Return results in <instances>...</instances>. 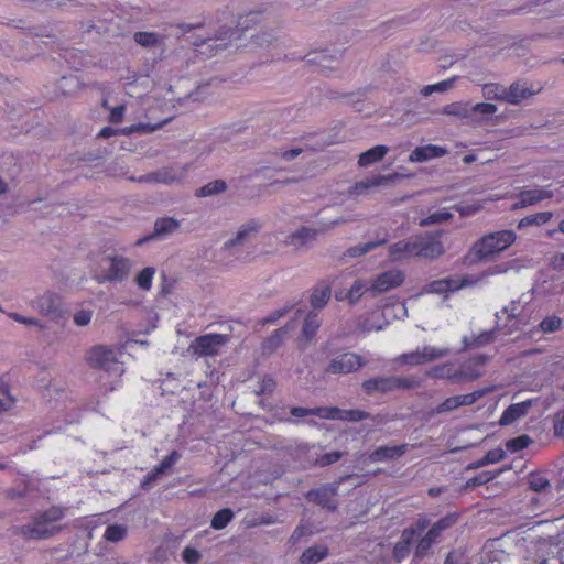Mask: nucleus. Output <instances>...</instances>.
<instances>
[{"label":"nucleus","instance_id":"obj_1","mask_svg":"<svg viewBox=\"0 0 564 564\" xmlns=\"http://www.w3.org/2000/svg\"><path fill=\"white\" fill-rule=\"evenodd\" d=\"M516 239L517 235L513 230L488 232L474 242L468 258L471 259V263L491 261L511 247Z\"/></svg>","mask_w":564,"mask_h":564},{"label":"nucleus","instance_id":"obj_2","mask_svg":"<svg viewBox=\"0 0 564 564\" xmlns=\"http://www.w3.org/2000/svg\"><path fill=\"white\" fill-rule=\"evenodd\" d=\"M140 105L143 116L148 121L124 127L120 130L122 134L152 133L170 122L173 118L172 115L163 116L165 113L166 104L154 97L148 96L142 98Z\"/></svg>","mask_w":564,"mask_h":564},{"label":"nucleus","instance_id":"obj_3","mask_svg":"<svg viewBox=\"0 0 564 564\" xmlns=\"http://www.w3.org/2000/svg\"><path fill=\"white\" fill-rule=\"evenodd\" d=\"M120 351L104 345L95 346L87 352L90 367L101 370L111 380L109 389L113 390L124 372L123 364L119 360Z\"/></svg>","mask_w":564,"mask_h":564},{"label":"nucleus","instance_id":"obj_4","mask_svg":"<svg viewBox=\"0 0 564 564\" xmlns=\"http://www.w3.org/2000/svg\"><path fill=\"white\" fill-rule=\"evenodd\" d=\"M132 269V259L110 253L99 260L94 278L98 283H122L129 279Z\"/></svg>","mask_w":564,"mask_h":564},{"label":"nucleus","instance_id":"obj_5","mask_svg":"<svg viewBox=\"0 0 564 564\" xmlns=\"http://www.w3.org/2000/svg\"><path fill=\"white\" fill-rule=\"evenodd\" d=\"M63 516L64 512L61 508L53 507L35 517L32 523L22 527L21 532L28 539L41 540L51 538L59 531L55 523Z\"/></svg>","mask_w":564,"mask_h":564},{"label":"nucleus","instance_id":"obj_6","mask_svg":"<svg viewBox=\"0 0 564 564\" xmlns=\"http://www.w3.org/2000/svg\"><path fill=\"white\" fill-rule=\"evenodd\" d=\"M234 24L235 21L231 17H226L223 21H210L200 44H207L212 47H226L234 39L240 36V31L234 28ZM194 44L199 45L197 42Z\"/></svg>","mask_w":564,"mask_h":564},{"label":"nucleus","instance_id":"obj_7","mask_svg":"<svg viewBox=\"0 0 564 564\" xmlns=\"http://www.w3.org/2000/svg\"><path fill=\"white\" fill-rule=\"evenodd\" d=\"M529 311L527 303L519 299L511 301L501 311L497 312L496 318L498 324L502 323V326L511 333L528 323L530 317Z\"/></svg>","mask_w":564,"mask_h":564},{"label":"nucleus","instance_id":"obj_8","mask_svg":"<svg viewBox=\"0 0 564 564\" xmlns=\"http://www.w3.org/2000/svg\"><path fill=\"white\" fill-rule=\"evenodd\" d=\"M291 414L296 417H303L306 415H316L323 419L330 420H345L351 422H358L368 416L367 413L359 410H340L338 408H302L295 406L291 409Z\"/></svg>","mask_w":564,"mask_h":564},{"label":"nucleus","instance_id":"obj_9","mask_svg":"<svg viewBox=\"0 0 564 564\" xmlns=\"http://www.w3.org/2000/svg\"><path fill=\"white\" fill-rule=\"evenodd\" d=\"M229 337L224 334H206L195 338L188 346L187 351L194 357L216 356L228 343Z\"/></svg>","mask_w":564,"mask_h":564},{"label":"nucleus","instance_id":"obj_10","mask_svg":"<svg viewBox=\"0 0 564 564\" xmlns=\"http://www.w3.org/2000/svg\"><path fill=\"white\" fill-rule=\"evenodd\" d=\"M188 171L189 166L187 164H173L141 176L139 182L162 183L170 185L184 181L188 175Z\"/></svg>","mask_w":564,"mask_h":564},{"label":"nucleus","instance_id":"obj_11","mask_svg":"<svg viewBox=\"0 0 564 564\" xmlns=\"http://www.w3.org/2000/svg\"><path fill=\"white\" fill-rule=\"evenodd\" d=\"M366 362L362 356L347 351L330 359L325 371L333 375H348L364 367Z\"/></svg>","mask_w":564,"mask_h":564},{"label":"nucleus","instance_id":"obj_12","mask_svg":"<svg viewBox=\"0 0 564 564\" xmlns=\"http://www.w3.org/2000/svg\"><path fill=\"white\" fill-rule=\"evenodd\" d=\"M415 386L413 380L401 377H380L365 380L362 388L368 394L375 391L388 392L397 389H411Z\"/></svg>","mask_w":564,"mask_h":564},{"label":"nucleus","instance_id":"obj_13","mask_svg":"<svg viewBox=\"0 0 564 564\" xmlns=\"http://www.w3.org/2000/svg\"><path fill=\"white\" fill-rule=\"evenodd\" d=\"M457 521L455 514H448L437 522H435L427 533L419 541L415 554L416 556H424L430 547L437 541L442 532L451 528Z\"/></svg>","mask_w":564,"mask_h":564},{"label":"nucleus","instance_id":"obj_14","mask_svg":"<svg viewBox=\"0 0 564 564\" xmlns=\"http://www.w3.org/2000/svg\"><path fill=\"white\" fill-rule=\"evenodd\" d=\"M404 272L399 269H392L378 274L369 284V292L372 295L389 292L400 286L404 282Z\"/></svg>","mask_w":564,"mask_h":564},{"label":"nucleus","instance_id":"obj_15","mask_svg":"<svg viewBox=\"0 0 564 564\" xmlns=\"http://www.w3.org/2000/svg\"><path fill=\"white\" fill-rule=\"evenodd\" d=\"M427 376L436 379H452L455 381L474 380L481 376L480 371H469L465 365L462 371L455 370L454 364L446 362L432 367L427 371Z\"/></svg>","mask_w":564,"mask_h":564},{"label":"nucleus","instance_id":"obj_16","mask_svg":"<svg viewBox=\"0 0 564 564\" xmlns=\"http://www.w3.org/2000/svg\"><path fill=\"white\" fill-rule=\"evenodd\" d=\"M34 308L44 316L56 319L63 313V302L59 295L47 292L39 296L34 303Z\"/></svg>","mask_w":564,"mask_h":564},{"label":"nucleus","instance_id":"obj_17","mask_svg":"<svg viewBox=\"0 0 564 564\" xmlns=\"http://www.w3.org/2000/svg\"><path fill=\"white\" fill-rule=\"evenodd\" d=\"M416 257L434 259L444 253V247L437 236L415 237Z\"/></svg>","mask_w":564,"mask_h":564},{"label":"nucleus","instance_id":"obj_18","mask_svg":"<svg viewBox=\"0 0 564 564\" xmlns=\"http://www.w3.org/2000/svg\"><path fill=\"white\" fill-rule=\"evenodd\" d=\"M534 403L535 400L533 399H529L518 403H512L502 412L499 419V424L501 426L514 424L516 422L520 421L521 419L528 415Z\"/></svg>","mask_w":564,"mask_h":564},{"label":"nucleus","instance_id":"obj_19","mask_svg":"<svg viewBox=\"0 0 564 564\" xmlns=\"http://www.w3.org/2000/svg\"><path fill=\"white\" fill-rule=\"evenodd\" d=\"M553 195V191L550 189L549 187L523 189L519 193L518 200L514 203L512 208L521 209L529 206H533L544 199L552 198Z\"/></svg>","mask_w":564,"mask_h":564},{"label":"nucleus","instance_id":"obj_20","mask_svg":"<svg viewBox=\"0 0 564 564\" xmlns=\"http://www.w3.org/2000/svg\"><path fill=\"white\" fill-rule=\"evenodd\" d=\"M427 525V521L423 520L417 523L416 529H406L402 532L401 540L394 545L393 556L400 562L410 552V545L412 544L415 535L420 534Z\"/></svg>","mask_w":564,"mask_h":564},{"label":"nucleus","instance_id":"obj_21","mask_svg":"<svg viewBox=\"0 0 564 564\" xmlns=\"http://www.w3.org/2000/svg\"><path fill=\"white\" fill-rule=\"evenodd\" d=\"M484 393L482 390H477L467 394L449 397L436 408V413L449 412L463 405H471L480 399Z\"/></svg>","mask_w":564,"mask_h":564},{"label":"nucleus","instance_id":"obj_22","mask_svg":"<svg viewBox=\"0 0 564 564\" xmlns=\"http://www.w3.org/2000/svg\"><path fill=\"white\" fill-rule=\"evenodd\" d=\"M415 237L400 240L389 247L388 257L391 262L416 257Z\"/></svg>","mask_w":564,"mask_h":564},{"label":"nucleus","instance_id":"obj_23","mask_svg":"<svg viewBox=\"0 0 564 564\" xmlns=\"http://www.w3.org/2000/svg\"><path fill=\"white\" fill-rule=\"evenodd\" d=\"M448 153L447 148L436 145V144H427L424 147L415 148L409 155V161L412 163H421L426 162L432 159H437L446 155Z\"/></svg>","mask_w":564,"mask_h":564},{"label":"nucleus","instance_id":"obj_24","mask_svg":"<svg viewBox=\"0 0 564 564\" xmlns=\"http://www.w3.org/2000/svg\"><path fill=\"white\" fill-rule=\"evenodd\" d=\"M399 177H400L399 174L372 176V177H369V178L362 180L361 182L356 183L349 189V194L350 195H362V194H366L370 188L384 186L388 183H391Z\"/></svg>","mask_w":564,"mask_h":564},{"label":"nucleus","instance_id":"obj_25","mask_svg":"<svg viewBox=\"0 0 564 564\" xmlns=\"http://www.w3.org/2000/svg\"><path fill=\"white\" fill-rule=\"evenodd\" d=\"M321 231L315 228L301 227L288 236L286 242L297 249L306 248L316 239Z\"/></svg>","mask_w":564,"mask_h":564},{"label":"nucleus","instance_id":"obj_26","mask_svg":"<svg viewBox=\"0 0 564 564\" xmlns=\"http://www.w3.org/2000/svg\"><path fill=\"white\" fill-rule=\"evenodd\" d=\"M534 94L535 91L525 83L514 82L509 87H507L506 102L518 105L522 100L532 97Z\"/></svg>","mask_w":564,"mask_h":564},{"label":"nucleus","instance_id":"obj_27","mask_svg":"<svg viewBox=\"0 0 564 564\" xmlns=\"http://www.w3.org/2000/svg\"><path fill=\"white\" fill-rule=\"evenodd\" d=\"M262 225L259 220H250L243 224L237 231L236 236L227 242L228 246L242 245L245 241L254 237L261 229Z\"/></svg>","mask_w":564,"mask_h":564},{"label":"nucleus","instance_id":"obj_28","mask_svg":"<svg viewBox=\"0 0 564 564\" xmlns=\"http://www.w3.org/2000/svg\"><path fill=\"white\" fill-rule=\"evenodd\" d=\"M406 451V445L380 446L369 455L372 463L394 459L402 456Z\"/></svg>","mask_w":564,"mask_h":564},{"label":"nucleus","instance_id":"obj_29","mask_svg":"<svg viewBox=\"0 0 564 564\" xmlns=\"http://www.w3.org/2000/svg\"><path fill=\"white\" fill-rule=\"evenodd\" d=\"M335 496L336 490L334 488L314 489L310 490L307 494L310 500L329 510H334L336 508Z\"/></svg>","mask_w":564,"mask_h":564},{"label":"nucleus","instance_id":"obj_30","mask_svg":"<svg viewBox=\"0 0 564 564\" xmlns=\"http://www.w3.org/2000/svg\"><path fill=\"white\" fill-rule=\"evenodd\" d=\"M422 292L426 294H446L456 292L454 288V276L434 280L425 284Z\"/></svg>","mask_w":564,"mask_h":564},{"label":"nucleus","instance_id":"obj_31","mask_svg":"<svg viewBox=\"0 0 564 564\" xmlns=\"http://www.w3.org/2000/svg\"><path fill=\"white\" fill-rule=\"evenodd\" d=\"M389 149L386 145H376L359 155L358 164L361 167L369 166L376 162L381 161L388 153Z\"/></svg>","mask_w":564,"mask_h":564},{"label":"nucleus","instance_id":"obj_32","mask_svg":"<svg viewBox=\"0 0 564 564\" xmlns=\"http://www.w3.org/2000/svg\"><path fill=\"white\" fill-rule=\"evenodd\" d=\"M496 339V330H485L481 332L478 335H474L470 338L464 337L463 341L466 348H480L484 347L490 343H492Z\"/></svg>","mask_w":564,"mask_h":564},{"label":"nucleus","instance_id":"obj_33","mask_svg":"<svg viewBox=\"0 0 564 564\" xmlns=\"http://www.w3.org/2000/svg\"><path fill=\"white\" fill-rule=\"evenodd\" d=\"M328 555V549L325 545H315L306 549L300 558L301 564H316Z\"/></svg>","mask_w":564,"mask_h":564},{"label":"nucleus","instance_id":"obj_34","mask_svg":"<svg viewBox=\"0 0 564 564\" xmlns=\"http://www.w3.org/2000/svg\"><path fill=\"white\" fill-rule=\"evenodd\" d=\"M552 218V212H539L535 214H531L520 219V221L518 223V228L522 229L529 226L540 227L547 224Z\"/></svg>","mask_w":564,"mask_h":564},{"label":"nucleus","instance_id":"obj_35","mask_svg":"<svg viewBox=\"0 0 564 564\" xmlns=\"http://www.w3.org/2000/svg\"><path fill=\"white\" fill-rule=\"evenodd\" d=\"M442 112L460 119H471V104L463 101L452 102L446 105Z\"/></svg>","mask_w":564,"mask_h":564},{"label":"nucleus","instance_id":"obj_36","mask_svg":"<svg viewBox=\"0 0 564 564\" xmlns=\"http://www.w3.org/2000/svg\"><path fill=\"white\" fill-rule=\"evenodd\" d=\"M388 242V238L377 239L366 243H359L346 250L345 256L350 258H357L364 256L377 247L383 246Z\"/></svg>","mask_w":564,"mask_h":564},{"label":"nucleus","instance_id":"obj_37","mask_svg":"<svg viewBox=\"0 0 564 564\" xmlns=\"http://www.w3.org/2000/svg\"><path fill=\"white\" fill-rule=\"evenodd\" d=\"M420 352L424 365L448 356L451 350L446 347L423 346L420 348Z\"/></svg>","mask_w":564,"mask_h":564},{"label":"nucleus","instance_id":"obj_38","mask_svg":"<svg viewBox=\"0 0 564 564\" xmlns=\"http://www.w3.org/2000/svg\"><path fill=\"white\" fill-rule=\"evenodd\" d=\"M134 41L143 47H160L164 44V36L154 32H137Z\"/></svg>","mask_w":564,"mask_h":564},{"label":"nucleus","instance_id":"obj_39","mask_svg":"<svg viewBox=\"0 0 564 564\" xmlns=\"http://www.w3.org/2000/svg\"><path fill=\"white\" fill-rule=\"evenodd\" d=\"M180 227L178 220L173 217H163L155 221L154 234L155 236H169L175 232Z\"/></svg>","mask_w":564,"mask_h":564},{"label":"nucleus","instance_id":"obj_40","mask_svg":"<svg viewBox=\"0 0 564 564\" xmlns=\"http://www.w3.org/2000/svg\"><path fill=\"white\" fill-rule=\"evenodd\" d=\"M332 291L328 285H321L313 290L311 305L314 308H323L330 300Z\"/></svg>","mask_w":564,"mask_h":564},{"label":"nucleus","instance_id":"obj_41","mask_svg":"<svg viewBox=\"0 0 564 564\" xmlns=\"http://www.w3.org/2000/svg\"><path fill=\"white\" fill-rule=\"evenodd\" d=\"M484 281L486 280L485 276H482V271L477 274L454 275V288L458 291L465 288L475 286Z\"/></svg>","mask_w":564,"mask_h":564},{"label":"nucleus","instance_id":"obj_42","mask_svg":"<svg viewBox=\"0 0 564 564\" xmlns=\"http://www.w3.org/2000/svg\"><path fill=\"white\" fill-rule=\"evenodd\" d=\"M227 189V184L223 180H215L205 184L196 191L197 197H209L224 193Z\"/></svg>","mask_w":564,"mask_h":564},{"label":"nucleus","instance_id":"obj_43","mask_svg":"<svg viewBox=\"0 0 564 564\" xmlns=\"http://www.w3.org/2000/svg\"><path fill=\"white\" fill-rule=\"evenodd\" d=\"M154 267H145L139 271L134 276V282L142 291H149L152 288V281L155 275Z\"/></svg>","mask_w":564,"mask_h":564},{"label":"nucleus","instance_id":"obj_44","mask_svg":"<svg viewBox=\"0 0 564 564\" xmlns=\"http://www.w3.org/2000/svg\"><path fill=\"white\" fill-rule=\"evenodd\" d=\"M319 326L321 319L318 315L315 313H310L306 316L302 327V336L305 338L306 341H310L315 336Z\"/></svg>","mask_w":564,"mask_h":564},{"label":"nucleus","instance_id":"obj_45","mask_svg":"<svg viewBox=\"0 0 564 564\" xmlns=\"http://www.w3.org/2000/svg\"><path fill=\"white\" fill-rule=\"evenodd\" d=\"M453 217V214L447 208H442L440 210H436L432 214H430L427 217L422 218L419 221V225L421 227L442 224L444 221H447Z\"/></svg>","mask_w":564,"mask_h":564},{"label":"nucleus","instance_id":"obj_46","mask_svg":"<svg viewBox=\"0 0 564 564\" xmlns=\"http://www.w3.org/2000/svg\"><path fill=\"white\" fill-rule=\"evenodd\" d=\"M365 292H369V284L364 280H356L345 297L350 304H356Z\"/></svg>","mask_w":564,"mask_h":564},{"label":"nucleus","instance_id":"obj_47","mask_svg":"<svg viewBox=\"0 0 564 564\" xmlns=\"http://www.w3.org/2000/svg\"><path fill=\"white\" fill-rule=\"evenodd\" d=\"M498 108L494 104L478 102L471 105V120L477 118L487 119L497 112Z\"/></svg>","mask_w":564,"mask_h":564},{"label":"nucleus","instance_id":"obj_48","mask_svg":"<svg viewBox=\"0 0 564 564\" xmlns=\"http://www.w3.org/2000/svg\"><path fill=\"white\" fill-rule=\"evenodd\" d=\"M482 95L487 99L506 101L507 87L500 84H487L482 88Z\"/></svg>","mask_w":564,"mask_h":564},{"label":"nucleus","instance_id":"obj_49","mask_svg":"<svg viewBox=\"0 0 564 564\" xmlns=\"http://www.w3.org/2000/svg\"><path fill=\"white\" fill-rule=\"evenodd\" d=\"M234 518V512L229 508H225L216 512L212 519V528L215 530L224 529Z\"/></svg>","mask_w":564,"mask_h":564},{"label":"nucleus","instance_id":"obj_50","mask_svg":"<svg viewBox=\"0 0 564 564\" xmlns=\"http://www.w3.org/2000/svg\"><path fill=\"white\" fill-rule=\"evenodd\" d=\"M454 78L445 79L436 84L426 85L421 89V95L427 97L434 93H444L451 89L454 85Z\"/></svg>","mask_w":564,"mask_h":564},{"label":"nucleus","instance_id":"obj_51","mask_svg":"<svg viewBox=\"0 0 564 564\" xmlns=\"http://www.w3.org/2000/svg\"><path fill=\"white\" fill-rule=\"evenodd\" d=\"M127 535V527L122 524H112L107 527L104 538L109 542L122 541Z\"/></svg>","mask_w":564,"mask_h":564},{"label":"nucleus","instance_id":"obj_52","mask_svg":"<svg viewBox=\"0 0 564 564\" xmlns=\"http://www.w3.org/2000/svg\"><path fill=\"white\" fill-rule=\"evenodd\" d=\"M394 361L399 365L420 366L422 364L420 348L398 356Z\"/></svg>","mask_w":564,"mask_h":564},{"label":"nucleus","instance_id":"obj_53","mask_svg":"<svg viewBox=\"0 0 564 564\" xmlns=\"http://www.w3.org/2000/svg\"><path fill=\"white\" fill-rule=\"evenodd\" d=\"M180 458H181L180 453L176 451H173L170 455L164 457L163 460L154 468L161 475H164L165 473H167V470H170L177 463V460Z\"/></svg>","mask_w":564,"mask_h":564},{"label":"nucleus","instance_id":"obj_54","mask_svg":"<svg viewBox=\"0 0 564 564\" xmlns=\"http://www.w3.org/2000/svg\"><path fill=\"white\" fill-rule=\"evenodd\" d=\"M505 458V452L500 448L489 451L477 464L476 467H481L488 464L499 463Z\"/></svg>","mask_w":564,"mask_h":564},{"label":"nucleus","instance_id":"obj_55","mask_svg":"<svg viewBox=\"0 0 564 564\" xmlns=\"http://www.w3.org/2000/svg\"><path fill=\"white\" fill-rule=\"evenodd\" d=\"M93 311L91 310H78L73 314V321L74 324L78 327H85L89 325L93 318Z\"/></svg>","mask_w":564,"mask_h":564},{"label":"nucleus","instance_id":"obj_56","mask_svg":"<svg viewBox=\"0 0 564 564\" xmlns=\"http://www.w3.org/2000/svg\"><path fill=\"white\" fill-rule=\"evenodd\" d=\"M562 326V319L557 316H549L545 317L540 323V328L543 333H553L561 328Z\"/></svg>","mask_w":564,"mask_h":564},{"label":"nucleus","instance_id":"obj_57","mask_svg":"<svg viewBox=\"0 0 564 564\" xmlns=\"http://www.w3.org/2000/svg\"><path fill=\"white\" fill-rule=\"evenodd\" d=\"M286 334L285 329L275 330L264 343V349L269 351L275 350L282 343L284 335Z\"/></svg>","mask_w":564,"mask_h":564},{"label":"nucleus","instance_id":"obj_58","mask_svg":"<svg viewBox=\"0 0 564 564\" xmlns=\"http://www.w3.org/2000/svg\"><path fill=\"white\" fill-rule=\"evenodd\" d=\"M530 443H531V438L528 435H521L519 437L509 440L506 443V447L510 452H519V451L528 447Z\"/></svg>","mask_w":564,"mask_h":564},{"label":"nucleus","instance_id":"obj_59","mask_svg":"<svg viewBox=\"0 0 564 564\" xmlns=\"http://www.w3.org/2000/svg\"><path fill=\"white\" fill-rule=\"evenodd\" d=\"M511 268L512 267L510 263L494 264L482 271V276H485V280H487L489 276L506 274L511 270Z\"/></svg>","mask_w":564,"mask_h":564},{"label":"nucleus","instance_id":"obj_60","mask_svg":"<svg viewBox=\"0 0 564 564\" xmlns=\"http://www.w3.org/2000/svg\"><path fill=\"white\" fill-rule=\"evenodd\" d=\"M529 482L530 487L534 491L539 492L544 491L546 488L550 487L549 480L542 475H531Z\"/></svg>","mask_w":564,"mask_h":564},{"label":"nucleus","instance_id":"obj_61","mask_svg":"<svg viewBox=\"0 0 564 564\" xmlns=\"http://www.w3.org/2000/svg\"><path fill=\"white\" fill-rule=\"evenodd\" d=\"M275 388V381L273 378L265 376L262 378V380L259 383V388L254 391L256 394H265L273 392Z\"/></svg>","mask_w":564,"mask_h":564},{"label":"nucleus","instance_id":"obj_62","mask_svg":"<svg viewBox=\"0 0 564 564\" xmlns=\"http://www.w3.org/2000/svg\"><path fill=\"white\" fill-rule=\"evenodd\" d=\"M200 553L194 547L186 546L183 550L182 558L187 564H196L200 560Z\"/></svg>","mask_w":564,"mask_h":564},{"label":"nucleus","instance_id":"obj_63","mask_svg":"<svg viewBox=\"0 0 564 564\" xmlns=\"http://www.w3.org/2000/svg\"><path fill=\"white\" fill-rule=\"evenodd\" d=\"M341 457V453L340 452H332V453H327V454H324L322 455L321 457H318L316 459V465L318 466H327V465H330V464H334L336 463L337 460H339Z\"/></svg>","mask_w":564,"mask_h":564},{"label":"nucleus","instance_id":"obj_64","mask_svg":"<svg viewBox=\"0 0 564 564\" xmlns=\"http://www.w3.org/2000/svg\"><path fill=\"white\" fill-rule=\"evenodd\" d=\"M554 435L564 436V408L554 415Z\"/></svg>","mask_w":564,"mask_h":564}]
</instances>
